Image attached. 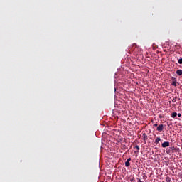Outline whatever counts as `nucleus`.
<instances>
[{
  "label": "nucleus",
  "mask_w": 182,
  "mask_h": 182,
  "mask_svg": "<svg viewBox=\"0 0 182 182\" xmlns=\"http://www.w3.org/2000/svg\"><path fill=\"white\" fill-rule=\"evenodd\" d=\"M171 80H172V83H171L172 86H177V79H176V77H172Z\"/></svg>",
  "instance_id": "nucleus-1"
},
{
  "label": "nucleus",
  "mask_w": 182,
  "mask_h": 182,
  "mask_svg": "<svg viewBox=\"0 0 182 182\" xmlns=\"http://www.w3.org/2000/svg\"><path fill=\"white\" fill-rule=\"evenodd\" d=\"M164 129V125L160 124V125L158 126L156 130L158 132H161Z\"/></svg>",
  "instance_id": "nucleus-2"
},
{
  "label": "nucleus",
  "mask_w": 182,
  "mask_h": 182,
  "mask_svg": "<svg viewBox=\"0 0 182 182\" xmlns=\"http://www.w3.org/2000/svg\"><path fill=\"white\" fill-rule=\"evenodd\" d=\"M130 161H132V158H129L125 162L126 167H129L130 166Z\"/></svg>",
  "instance_id": "nucleus-3"
},
{
  "label": "nucleus",
  "mask_w": 182,
  "mask_h": 182,
  "mask_svg": "<svg viewBox=\"0 0 182 182\" xmlns=\"http://www.w3.org/2000/svg\"><path fill=\"white\" fill-rule=\"evenodd\" d=\"M168 146H170V142L168 141H165L162 143V147L164 148L168 147Z\"/></svg>",
  "instance_id": "nucleus-4"
},
{
  "label": "nucleus",
  "mask_w": 182,
  "mask_h": 182,
  "mask_svg": "<svg viewBox=\"0 0 182 182\" xmlns=\"http://www.w3.org/2000/svg\"><path fill=\"white\" fill-rule=\"evenodd\" d=\"M142 137H143L144 141H146L147 139H149V136H147L146 134H143Z\"/></svg>",
  "instance_id": "nucleus-5"
},
{
  "label": "nucleus",
  "mask_w": 182,
  "mask_h": 182,
  "mask_svg": "<svg viewBox=\"0 0 182 182\" xmlns=\"http://www.w3.org/2000/svg\"><path fill=\"white\" fill-rule=\"evenodd\" d=\"M176 75H178V76H181L182 75V70H177Z\"/></svg>",
  "instance_id": "nucleus-6"
},
{
  "label": "nucleus",
  "mask_w": 182,
  "mask_h": 182,
  "mask_svg": "<svg viewBox=\"0 0 182 182\" xmlns=\"http://www.w3.org/2000/svg\"><path fill=\"white\" fill-rule=\"evenodd\" d=\"M161 139L160 137H158L156 140H155V144H159V142H160Z\"/></svg>",
  "instance_id": "nucleus-7"
},
{
  "label": "nucleus",
  "mask_w": 182,
  "mask_h": 182,
  "mask_svg": "<svg viewBox=\"0 0 182 182\" xmlns=\"http://www.w3.org/2000/svg\"><path fill=\"white\" fill-rule=\"evenodd\" d=\"M171 117H173V119L177 117V112H173L171 115Z\"/></svg>",
  "instance_id": "nucleus-8"
},
{
  "label": "nucleus",
  "mask_w": 182,
  "mask_h": 182,
  "mask_svg": "<svg viewBox=\"0 0 182 182\" xmlns=\"http://www.w3.org/2000/svg\"><path fill=\"white\" fill-rule=\"evenodd\" d=\"M166 182H171V178L169 176H167V177L166 178Z\"/></svg>",
  "instance_id": "nucleus-9"
},
{
  "label": "nucleus",
  "mask_w": 182,
  "mask_h": 182,
  "mask_svg": "<svg viewBox=\"0 0 182 182\" xmlns=\"http://www.w3.org/2000/svg\"><path fill=\"white\" fill-rule=\"evenodd\" d=\"M135 149H136V150H138L136 153H139V150H140V146H139L138 145H136Z\"/></svg>",
  "instance_id": "nucleus-10"
},
{
  "label": "nucleus",
  "mask_w": 182,
  "mask_h": 182,
  "mask_svg": "<svg viewBox=\"0 0 182 182\" xmlns=\"http://www.w3.org/2000/svg\"><path fill=\"white\" fill-rule=\"evenodd\" d=\"M178 63H179V65H182V58L178 60Z\"/></svg>",
  "instance_id": "nucleus-11"
},
{
  "label": "nucleus",
  "mask_w": 182,
  "mask_h": 182,
  "mask_svg": "<svg viewBox=\"0 0 182 182\" xmlns=\"http://www.w3.org/2000/svg\"><path fill=\"white\" fill-rule=\"evenodd\" d=\"M176 99H177V97H176L175 98H173V99L172 100V102H176Z\"/></svg>",
  "instance_id": "nucleus-12"
},
{
  "label": "nucleus",
  "mask_w": 182,
  "mask_h": 182,
  "mask_svg": "<svg viewBox=\"0 0 182 182\" xmlns=\"http://www.w3.org/2000/svg\"><path fill=\"white\" fill-rule=\"evenodd\" d=\"M177 115H178V117H181V114L179 113Z\"/></svg>",
  "instance_id": "nucleus-13"
},
{
  "label": "nucleus",
  "mask_w": 182,
  "mask_h": 182,
  "mask_svg": "<svg viewBox=\"0 0 182 182\" xmlns=\"http://www.w3.org/2000/svg\"><path fill=\"white\" fill-rule=\"evenodd\" d=\"M158 124H154V127H157Z\"/></svg>",
  "instance_id": "nucleus-14"
},
{
  "label": "nucleus",
  "mask_w": 182,
  "mask_h": 182,
  "mask_svg": "<svg viewBox=\"0 0 182 182\" xmlns=\"http://www.w3.org/2000/svg\"><path fill=\"white\" fill-rule=\"evenodd\" d=\"M138 182H143V181H141V180L139 179V180H138Z\"/></svg>",
  "instance_id": "nucleus-15"
}]
</instances>
